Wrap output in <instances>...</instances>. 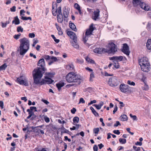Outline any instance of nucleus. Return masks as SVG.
<instances>
[{
  "label": "nucleus",
  "mask_w": 151,
  "mask_h": 151,
  "mask_svg": "<svg viewBox=\"0 0 151 151\" xmlns=\"http://www.w3.org/2000/svg\"><path fill=\"white\" fill-rule=\"evenodd\" d=\"M19 41L20 46L17 51L23 57L29 49V40L25 37L20 39Z\"/></svg>",
  "instance_id": "1"
},
{
  "label": "nucleus",
  "mask_w": 151,
  "mask_h": 151,
  "mask_svg": "<svg viewBox=\"0 0 151 151\" xmlns=\"http://www.w3.org/2000/svg\"><path fill=\"white\" fill-rule=\"evenodd\" d=\"M66 80L69 83H77L79 85L82 80V77L76 73L70 72L68 73L66 76Z\"/></svg>",
  "instance_id": "2"
},
{
  "label": "nucleus",
  "mask_w": 151,
  "mask_h": 151,
  "mask_svg": "<svg viewBox=\"0 0 151 151\" xmlns=\"http://www.w3.org/2000/svg\"><path fill=\"white\" fill-rule=\"evenodd\" d=\"M45 72L40 70V68L34 69L32 73L34 80L33 85L35 84L39 85L41 81V79L43 76V74Z\"/></svg>",
  "instance_id": "3"
},
{
  "label": "nucleus",
  "mask_w": 151,
  "mask_h": 151,
  "mask_svg": "<svg viewBox=\"0 0 151 151\" xmlns=\"http://www.w3.org/2000/svg\"><path fill=\"white\" fill-rule=\"evenodd\" d=\"M139 63L143 71L147 72L150 71V64L147 58L143 57L139 59Z\"/></svg>",
  "instance_id": "4"
},
{
  "label": "nucleus",
  "mask_w": 151,
  "mask_h": 151,
  "mask_svg": "<svg viewBox=\"0 0 151 151\" xmlns=\"http://www.w3.org/2000/svg\"><path fill=\"white\" fill-rule=\"evenodd\" d=\"M17 81L20 85H24L25 86H29L27 79L24 76H21L17 78Z\"/></svg>",
  "instance_id": "5"
},
{
  "label": "nucleus",
  "mask_w": 151,
  "mask_h": 151,
  "mask_svg": "<svg viewBox=\"0 0 151 151\" xmlns=\"http://www.w3.org/2000/svg\"><path fill=\"white\" fill-rule=\"evenodd\" d=\"M109 49H106V53L114 54L117 51V48L116 45L113 42H111L109 44Z\"/></svg>",
  "instance_id": "6"
},
{
  "label": "nucleus",
  "mask_w": 151,
  "mask_h": 151,
  "mask_svg": "<svg viewBox=\"0 0 151 151\" xmlns=\"http://www.w3.org/2000/svg\"><path fill=\"white\" fill-rule=\"evenodd\" d=\"M119 81L116 77L111 78H109L108 83L111 86H116L119 84Z\"/></svg>",
  "instance_id": "7"
},
{
  "label": "nucleus",
  "mask_w": 151,
  "mask_h": 151,
  "mask_svg": "<svg viewBox=\"0 0 151 151\" xmlns=\"http://www.w3.org/2000/svg\"><path fill=\"white\" fill-rule=\"evenodd\" d=\"M37 65L39 66L38 68H40V70L44 71H46L47 69L45 68V64L44 59L42 58L39 60L38 63Z\"/></svg>",
  "instance_id": "8"
},
{
  "label": "nucleus",
  "mask_w": 151,
  "mask_h": 151,
  "mask_svg": "<svg viewBox=\"0 0 151 151\" xmlns=\"http://www.w3.org/2000/svg\"><path fill=\"white\" fill-rule=\"evenodd\" d=\"M140 7L141 8L145 11H151V8L150 6L145 2H142V3H141L140 4Z\"/></svg>",
  "instance_id": "9"
},
{
  "label": "nucleus",
  "mask_w": 151,
  "mask_h": 151,
  "mask_svg": "<svg viewBox=\"0 0 151 151\" xmlns=\"http://www.w3.org/2000/svg\"><path fill=\"white\" fill-rule=\"evenodd\" d=\"M45 79H43L42 80L40 81V83L39 84V85L42 86L43 85L45 84H51L54 82V81L51 79L50 78Z\"/></svg>",
  "instance_id": "10"
},
{
  "label": "nucleus",
  "mask_w": 151,
  "mask_h": 151,
  "mask_svg": "<svg viewBox=\"0 0 151 151\" xmlns=\"http://www.w3.org/2000/svg\"><path fill=\"white\" fill-rule=\"evenodd\" d=\"M122 52L127 55H129L130 51H129V47L126 43L123 44Z\"/></svg>",
  "instance_id": "11"
},
{
  "label": "nucleus",
  "mask_w": 151,
  "mask_h": 151,
  "mask_svg": "<svg viewBox=\"0 0 151 151\" xmlns=\"http://www.w3.org/2000/svg\"><path fill=\"white\" fill-rule=\"evenodd\" d=\"M106 49L103 48H96L94 50V52L99 54H103L106 53Z\"/></svg>",
  "instance_id": "12"
},
{
  "label": "nucleus",
  "mask_w": 151,
  "mask_h": 151,
  "mask_svg": "<svg viewBox=\"0 0 151 151\" xmlns=\"http://www.w3.org/2000/svg\"><path fill=\"white\" fill-rule=\"evenodd\" d=\"M129 86L127 85L121 84L119 86L121 91L123 93H126L128 91Z\"/></svg>",
  "instance_id": "13"
},
{
  "label": "nucleus",
  "mask_w": 151,
  "mask_h": 151,
  "mask_svg": "<svg viewBox=\"0 0 151 151\" xmlns=\"http://www.w3.org/2000/svg\"><path fill=\"white\" fill-rule=\"evenodd\" d=\"M67 34L70 37V38L72 39L73 40V41H76L77 40L76 35L73 32L71 31H69L67 32Z\"/></svg>",
  "instance_id": "14"
},
{
  "label": "nucleus",
  "mask_w": 151,
  "mask_h": 151,
  "mask_svg": "<svg viewBox=\"0 0 151 151\" xmlns=\"http://www.w3.org/2000/svg\"><path fill=\"white\" fill-rule=\"evenodd\" d=\"M93 24H91L90 25L88 29H87L86 32V35L89 36L92 34V32L94 30V27H93Z\"/></svg>",
  "instance_id": "15"
},
{
  "label": "nucleus",
  "mask_w": 151,
  "mask_h": 151,
  "mask_svg": "<svg viewBox=\"0 0 151 151\" xmlns=\"http://www.w3.org/2000/svg\"><path fill=\"white\" fill-rule=\"evenodd\" d=\"M100 12V11L98 9H96V10L94 12L93 14L94 15L93 17L92 18L93 20H96L98 18Z\"/></svg>",
  "instance_id": "16"
},
{
  "label": "nucleus",
  "mask_w": 151,
  "mask_h": 151,
  "mask_svg": "<svg viewBox=\"0 0 151 151\" xmlns=\"http://www.w3.org/2000/svg\"><path fill=\"white\" fill-rule=\"evenodd\" d=\"M45 79H48V78H52L55 75V72H46L45 73Z\"/></svg>",
  "instance_id": "17"
},
{
  "label": "nucleus",
  "mask_w": 151,
  "mask_h": 151,
  "mask_svg": "<svg viewBox=\"0 0 151 151\" xmlns=\"http://www.w3.org/2000/svg\"><path fill=\"white\" fill-rule=\"evenodd\" d=\"M109 58L110 60H115L117 62L118 61H122L123 59V58L122 56H115L110 57Z\"/></svg>",
  "instance_id": "18"
},
{
  "label": "nucleus",
  "mask_w": 151,
  "mask_h": 151,
  "mask_svg": "<svg viewBox=\"0 0 151 151\" xmlns=\"http://www.w3.org/2000/svg\"><path fill=\"white\" fill-rule=\"evenodd\" d=\"M132 4L134 6L137 7L138 6H140L141 3H142V2L140 0H133Z\"/></svg>",
  "instance_id": "19"
},
{
  "label": "nucleus",
  "mask_w": 151,
  "mask_h": 151,
  "mask_svg": "<svg viewBox=\"0 0 151 151\" xmlns=\"http://www.w3.org/2000/svg\"><path fill=\"white\" fill-rule=\"evenodd\" d=\"M55 6H56V9H54V6L55 4H52V13L53 15L54 16H56L57 15V4H55Z\"/></svg>",
  "instance_id": "20"
},
{
  "label": "nucleus",
  "mask_w": 151,
  "mask_h": 151,
  "mask_svg": "<svg viewBox=\"0 0 151 151\" xmlns=\"http://www.w3.org/2000/svg\"><path fill=\"white\" fill-rule=\"evenodd\" d=\"M64 85L65 83L63 82H60L56 84V87L59 91L61 90V87L64 86Z\"/></svg>",
  "instance_id": "21"
},
{
  "label": "nucleus",
  "mask_w": 151,
  "mask_h": 151,
  "mask_svg": "<svg viewBox=\"0 0 151 151\" xmlns=\"http://www.w3.org/2000/svg\"><path fill=\"white\" fill-rule=\"evenodd\" d=\"M33 132L36 133L37 135H38L40 134V132L42 134H44V132L43 130L37 128L35 129H34V130H33Z\"/></svg>",
  "instance_id": "22"
},
{
  "label": "nucleus",
  "mask_w": 151,
  "mask_h": 151,
  "mask_svg": "<svg viewBox=\"0 0 151 151\" xmlns=\"http://www.w3.org/2000/svg\"><path fill=\"white\" fill-rule=\"evenodd\" d=\"M55 26L56 27V28L58 31V34L60 35H61L63 34V32L61 28L58 25V24L56 23L55 24Z\"/></svg>",
  "instance_id": "23"
},
{
  "label": "nucleus",
  "mask_w": 151,
  "mask_h": 151,
  "mask_svg": "<svg viewBox=\"0 0 151 151\" xmlns=\"http://www.w3.org/2000/svg\"><path fill=\"white\" fill-rule=\"evenodd\" d=\"M103 104L104 102L103 101H101L100 102L99 104L98 105L94 104L93 105V106L95 107L97 109L99 110L101 109V107L103 106Z\"/></svg>",
  "instance_id": "24"
},
{
  "label": "nucleus",
  "mask_w": 151,
  "mask_h": 151,
  "mask_svg": "<svg viewBox=\"0 0 151 151\" xmlns=\"http://www.w3.org/2000/svg\"><path fill=\"white\" fill-rule=\"evenodd\" d=\"M71 43L72 44V46L74 47L76 49H78L79 48V46L77 43V40H76V41H72V42H71Z\"/></svg>",
  "instance_id": "25"
},
{
  "label": "nucleus",
  "mask_w": 151,
  "mask_h": 151,
  "mask_svg": "<svg viewBox=\"0 0 151 151\" xmlns=\"http://www.w3.org/2000/svg\"><path fill=\"white\" fill-rule=\"evenodd\" d=\"M74 7L75 9L78 10L79 14L81 15L82 13L81 11L80 7L79 5L77 3H75L74 5Z\"/></svg>",
  "instance_id": "26"
},
{
  "label": "nucleus",
  "mask_w": 151,
  "mask_h": 151,
  "mask_svg": "<svg viewBox=\"0 0 151 151\" xmlns=\"http://www.w3.org/2000/svg\"><path fill=\"white\" fill-rule=\"evenodd\" d=\"M69 26L70 28L72 30L76 32L77 31V29L76 28V26L73 23H69Z\"/></svg>",
  "instance_id": "27"
},
{
  "label": "nucleus",
  "mask_w": 151,
  "mask_h": 151,
  "mask_svg": "<svg viewBox=\"0 0 151 151\" xmlns=\"http://www.w3.org/2000/svg\"><path fill=\"white\" fill-rule=\"evenodd\" d=\"M14 20L12 21V23L13 24L14 23L15 24H19L20 23V21L19 19L18 18V17L16 16L14 18Z\"/></svg>",
  "instance_id": "28"
},
{
  "label": "nucleus",
  "mask_w": 151,
  "mask_h": 151,
  "mask_svg": "<svg viewBox=\"0 0 151 151\" xmlns=\"http://www.w3.org/2000/svg\"><path fill=\"white\" fill-rule=\"evenodd\" d=\"M66 68L68 70H72L74 69V66L72 64H69L66 66Z\"/></svg>",
  "instance_id": "29"
},
{
  "label": "nucleus",
  "mask_w": 151,
  "mask_h": 151,
  "mask_svg": "<svg viewBox=\"0 0 151 151\" xmlns=\"http://www.w3.org/2000/svg\"><path fill=\"white\" fill-rule=\"evenodd\" d=\"M57 19L59 23H62L63 20V15H57Z\"/></svg>",
  "instance_id": "30"
},
{
  "label": "nucleus",
  "mask_w": 151,
  "mask_h": 151,
  "mask_svg": "<svg viewBox=\"0 0 151 151\" xmlns=\"http://www.w3.org/2000/svg\"><path fill=\"white\" fill-rule=\"evenodd\" d=\"M146 46L148 50H151V39H149L147 40Z\"/></svg>",
  "instance_id": "31"
},
{
  "label": "nucleus",
  "mask_w": 151,
  "mask_h": 151,
  "mask_svg": "<svg viewBox=\"0 0 151 151\" xmlns=\"http://www.w3.org/2000/svg\"><path fill=\"white\" fill-rule=\"evenodd\" d=\"M90 109L91 110L92 113L93 114L96 116H99V114L98 113H97L94 109V108L92 107L91 106L90 107Z\"/></svg>",
  "instance_id": "32"
},
{
  "label": "nucleus",
  "mask_w": 151,
  "mask_h": 151,
  "mask_svg": "<svg viewBox=\"0 0 151 151\" xmlns=\"http://www.w3.org/2000/svg\"><path fill=\"white\" fill-rule=\"evenodd\" d=\"M10 22V21L9 20L6 21L5 23H3V22H1V25L2 27L3 28H5L6 27L7 24H9Z\"/></svg>",
  "instance_id": "33"
},
{
  "label": "nucleus",
  "mask_w": 151,
  "mask_h": 151,
  "mask_svg": "<svg viewBox=\"0 0 151 151\" xmlns=\"http://www.w3.org/2000/svg\"><path fill=\"white\" fill-rule=\"evenodd\" d=\"M7 67L6 64L5 63L4 64L0 66V71L2 70H5Z\"/></svg>",
  "instance_id": "34"
},
{
  "label": "nucleus",
  "mask_w": 151,
  "mask_h": 151,
  "mask_svg": "<svg viewBox=\"0 0 151 151\" xmlns=\"http://www.w3.org/2000/svg\"><path fill=\"white\" fill-rule=\"evenodd\" d=\"M121 120L123 121H126L127 120V117L126 115H122L121 116Z\"/></svg>",
  "instance_id": "35"
},
{
  "label": "nucleus",
  "mask_w": 151,
  "mask_h": 151,
  "mask_svg": "<svg viewBox=\"0 0 151 151\" xmlns=\"http://www.w3.org/2000/svg\"><path fill=\"white\" fill-rule=\"evenodd\" d=\"M65 18H67L68 17V15L66 9L63 10V15Z\"/></svg>",
  "instance_id": "36"
},
{
  "label": "nucleus",
  "mask_w": 151,
  "mask_h": 151,
  "mask_svg": "<svg viewBox=\"0 0 151 151\" xmlns=\"http://www.w3.org/2000/svg\"><path fill=\"white\" fill-rule=\"evenodd\" d=\"M61 7L60 6L57 9L58 15H62L61 12Z\"/></svg>",
  "instance_id": "37"
},
{
  "label": "nucleus",
  "mask_w": 151,
  "mask_h": 151,
  "mask_svg": "<svg viewBox=\"0 0 151 151\" xmlns=\"http://www.w3.org/2000/svg\"><path fill=\"white\" fill-rule=\"evenodd\" d=\"M119 141L120 143L124 144L126 142V139H125L120 138L119 139Z\"/></svg>",
  "instance_id": "38"
},
{
  "label": "nucleus",
  "mask_w": 151,
  "mask_h": 151,
  "mask_svg": "<svg viewBox=\"0 0 151 151\" xmlns=\"http://www.w3.org/2000/svg\"><path fill=\"white\" fill-rule=\"evenodd\" d=\"M21 19L23 20H27L28 19H29L30 20H32V18L30 17H26L23 16H22Z\"/></svg>",
  "instance_id": "39"
},
{
  "label": "nucleus",
  "mask_w": 151,
  "mask_h": 151,
  "mask_svg": "<svg viewBox=\"0 0 151 151\" xmlns=\"http://www.w3.org/2000/svg\"><path fill=\"white\" fill-rule=\"evenodd\" d=\"M73 121L74 122L78 123L79 121V118L78 117H75L73 119Z\"/></svg>",
  "instance_id": "40"
},
{
  "label": "nucleus",
  "mask_w": 151,
  "mask_h": 151,
  "mask_svg": "<svg viewBox=\"0 0 151 151\" xmlns=\"http://www.w3.org/2000/svg\"><path fill=\"white\" fill-rule=\"evenodd\" d=\"M86 60L88 62H90L92 63H94V60H92L90 59L89 58L87 57L86 58Z\"/></svg>",
  "instance_id": "41"
},
{
  "label": "nucleus",
  "mask_w": 151,
  "mask_h": 151,
  "mask_svg": "<svg viewBox=\"0 0 151 151\" xmlns=\"http://www.w3.org/2000/svg\"><path fill=\"white\" fill-rule=\"evenodd\" d=\"M63 131H61V133H67L69 134V133L70 132L67 129H66L64 127H63Z\"/></svg>",
  "instance_id": "42"
},
{
  "label": "nucleus",
  "mask_w": 151,
  "mask_h": 151,
  "mask_svg": "<svg viewBox=\"0 0 151 151\" xmlns=\"http://www.w3.org/2000/svg\"><path fill=\"white\" fill-rule=\"evenodd\" d=\"M23 31V29L21 26H19L17 27V31L18 32H22Z\"/></svg>",
  "instance_id": "43"
},
{
  "label": "nucleus",
  "mask_w": 151,
  "mask_h": 151,
  "mask_svg": "<svg viewBox=\"0 0 151 151\" xmlns=\"http://www.w3.org/2000/svg\"><path fill=\"white\" fill-rule=\"evenodd\" d=\"M99 131V128H94L93 129V132L95 134H98Z\"/></svg>",
  "instance_id": "44"
},
{
  "label": "nucleus",
  "mask_w": 151,
  "mask_h": 151,
  "mask_svg": "<svg viewBox=\"0 0 151 151\" xmlns=\"http://www.w3.org/2000/svg\"><path fill=\"white\" fill-rule=\"evenodd\" d=\"M128 84L131 86H134L135 85V83L133 81H131L130 80H128L127 82Z\"/></svg>",
  "instance_id": "45"
},
{
  "label": "nucleus",
  "mask_w": 151,
  "mask_h": 151,
  "mask_svg": "<svg viewBox=\"0 0 151 151\" xmlns=\"http://www.w3.org/2000/svg\"><path fill=\"white\" fill-rule=\"evenodd\" d=\"M145 84L143 86V87L142 88L143 90H148L149 88V86L148 85L146 84L145 83Z\"/></svg>",
  "instance_id": "46"
},
{
  "label": "nucleus",
  "mask_w": 151,
  "mask_h": 151,
  "mask_svg": "<svg viewBox=\"0 0 151 151\" xmlns=\"http://www.w3.org/2000/svg\"><path fill=\"white\" fill-rule=\"evenodd\" d=\"M27 111L28 112L29 115L32 116L34 114V112L32 111H31L29 109H27Z\"/></svg>",
  "instance_id": "47"
},
{
  "label": "nucleus",
  "mask_w": 151,
  "mask_h": 151,
  "mask_svg": "<svg viewBox=\"0 0 151 151\" xmlns=\"http://www.w3.org/2000/svg\"><path fill=\"white\" fill-rule=\"evenodd\" d=\"M44 119L45 120V121L47 122L48 123L49 122L50 120L49 118L47 117L46 116H44Z\"/></svg>",
  "instance_id": "48"
},
{
  "label": "nucleus",
  "mask_w": 151,
  "mask_h": 151,
  "mask_svg": "<svg viewBox=\"0 0 151 151\" xmlns=\"http://www.w3.org/2000/svg\"><path fill=\"white\" fill-rule=\"evenodd\" d=\"M94 77V74L93 72H92L90 75V81H92V79Z\"/></svg>",
  "instance_id": "49"
},
{
  "label": "nucleus",
  "mask_w": 151,
  "mask_h": 151,
  "mask_svg": "<svg viewBox=\"0 0 151 151\" xmlns=\"http://www.w3.org/2000/svg\"><path fill=\"white\" fill-rule=\"evenodd\" d=\"M31 111H32L33 110H34L35 111H37V109L36 107L35 106H31L30 107V109Z\"/></svg>",
  "instance_id": "50"
},
{
  "label": "nucleus",
  "mask_w": 151,
  "mask_h": 151,
  "mask_svg": "<svg viewBox=\"0 0 151 151\" xmlns=\"http://www.w3.org/2000/svg\"><path fill=\"white\" fill-rule=\"evenodd\" d=\"M147 28L148 30L151 29V23L148 22L147 25Z\"/></svg>",
  "instance_id": "51"
},
{
  "label": "nucleus",
  "mask_w": 151,
  "mask_h": 151,
  "mask_svg": "<svg viewBox=\"0 0 151 151\" xmlns=\"http://www.w3.org/2000/svg\"><path fill=\"white\" fill-rule=\"evenodd\" d=\"M133 148L136 151H139L140 150L141 148L139 147H137L134 146Z\"/></svg>",
  "instance_id": "52"
},
{
  "label": "nucleus",
  "mask_w": 151,
  "mask_h": 151,
  "mask_svg": "<svg viewBox=\"0 0 151 151\" xmlns=\"http://www.w3.org/2000/svg\"><path fill=\"white\" fill-rule=\"evenodd\" d=\"M21 34L19 33L17 35H15L14 36V37L16 40L18 39L21 35Z\"/></svg>",
  "instance_id": "53"
},
{
  "label": "nucleus",
  "mask_w": 151,
  "mask_h": 151,
  "mask_svg": "<svg viewBox=\"0 0 151 151\" xmlns=\"http://www.w3.org/2000/svg\"><path fill=\"white\" fill-rule=\"evenodd\" d=\"M88 36H86H86L85 37H84L83 38V42L84 43H86V41H87V40H88Z\"/></svg>",
  "instance_id": "54"
},
{
  "label": "nucleus",
  "mask_w": 151,
  "mask_h": 151,
  "mask_svg": "<svg viewBox=\"0 0 151 151\" xmlns=\"http://www.w3.org/2000/svg\"><path fill=\"white\" fill-rule=\"evenodd\" d=\"M113 132L114 133L118 135L120 133V132L119 131V130H114L113 131Z\"/></svg>",
  "instance_id": "55"
},
{
  "label": "nucleus",
  "mask_w": 151,
  "mask_h": 151,
  "mask_svg": "<svg viewBox=\"0 0 151 151\" xmlns=\"http://www.w3.org/2000/svg\"><path fill=\"white\" fill-rule=\"evenodd\" d=\"M85 103V101L82 98H81L80 99L78 103L79 104L82 103Z\"/></svg>",
  "instance_id": "56"
},
{
  "label": "nucleus",
  "mask_w": 151,
  "mask_h": 151,
  "mask_svg": "<svg viewBox=\"0 0 151 151\" xmlns=\"http://www.w3.org/2000/svg\"><path fill=\"white\" fill-rule=\"evenodd\" d=\"M50 59L53 60V62H55L57 60V59L55 57L52 56L50 58Z\"/></svg>",
  "instance_id": "57"
},
{
  "label": "nucleus",
  "mask_w": 151,
  "mask_h": 151,
  "mask_svg": "<svg viewBox=\"0 0 151 151\" xmlns=\"http://www.w3.org/2000/svg\"><path fill=\"white\" fill-rule=\"evenodd\" d=\"M35 34L34 33H30L29 34V37L34 38L35 37Z\"/></svg>",
  "instance_id": "58"
},
{
  "label": "nucleus",
  "mask_w": 151,
  "mask_h": 151,
  "mask_svg": "<svg viewBox=\"0 0 151 151\" xmlns=\"http://www.w3.org/2000/svg\"><path fill=\"white\" fill-rule=\"evenodd\" d=\"M77 62L79 63H82L83 62V59H77Z\"/></svg>",
  "instance_id": "59"
},
{
  "label": "nucleus",
  "mask_w": 151,
  "mask_h": 151,
  "mask_svg": "<svg viewBox=\"0 0 151 151\" xmlns=\"http://www.w3.org/2000/svg\"><path fill=\"white\" fill-rule=\"evenodd\" d=\"M16 7L15 6H14L10 8V11L12 12H14L16 11Z\"/></svg>",
  "instance_id": "60"
},
{
  "label": "nucleus",
  "mask_w": 151,
  "mask_h": 151,
  "mask_svg": "<svg viewBox=\"0 0 151 151\" xmlns=\"http://www.w3.org/2000/svg\"><path fill=\"white\" fill-rule=\"evenodd\" d=\"M121 124L119 122V121H116V124H115L114 125V127H117L118 125H121Z\"/></svg>",
  "instance_id": "61"
},
{
  "label": "nucleus",
  "mask_w": 151,
  "mask_h": 151,
  "mask_svg": "<svg viewBox=\"0 0 151 151\" xmlns=\"http://www.w3.org/2000/svg\"><path fill=\"white\" fill-rule=\"evenodd\" d=\"M76 111V109L74 108H73V109L71 110V112L73 114H74Z\"/></svg>",
  "instance_id": "62"
},
{
  "label": "nucleus",
  "mask_w": 151,
  "mask_h": 151,
  "mask_svg": "<svg viewBox=\"0 0 151 151\" xmlns=\"http://www.w3.org/2000/svg\"><path fill=\"white\" fill-rule=\"evenodd\" d=\"M50 56L48 55H45L44 56V58L46 60H48L50 59Z\"/></svg>",
  "instance_id": "63"
},
{
  "label": "nucleus",
  "mask_w": 151,
  "mask_h": 151,
  "mask_svg": "<svg viewBox=\"0 0 151 151\" xmlns=\"http://www.w3.org/2000/svg\"><path fill=\"white\" fill-rule=\"evenodd\" d=\"M93 149L94 151H98V148L96 145H94L93 147Z\"/></svg>",
  "instance_id": "64"
}]
</instances>
